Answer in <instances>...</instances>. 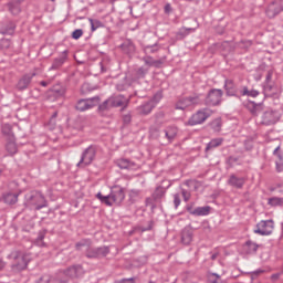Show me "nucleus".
Instances as JSON below:
<instances>
[{"instance_id": "1", "label": "nucleus", "mask_w": 283, "mask_h": 283, "mask_svg": "<svg viewBox=\"0 0 283 283\" xmlns=\"http://www.w3.org/2000/svg\"><path fill=\"white\" fill-rule=\"evenodd\" d=\"M25 207H34L35 211H41L44 207H48V200L43 193L39 191H32L25 196Z\"/></svg>"}, {"instance_id": "2", "label": "nucleus", "mask_w": 283, "mask_h": 283, "mask_svg": "<svg viewBox=\"0 0 283 283\" xmlns=\"http://www.w3.org/2000/svg\"><path fill=\"white\" fill-rule=\"evenodd\" d=\"M10 260H14L12 264L13 271H25L28 269V264L30 262V258L28 254L21 251H13L9 254Z\"/></svg>"}, {"instance_id": "3", "label": "nucleus", "mask_w": 283, "mask_h": 283, "mask_svg": "<svg viewBox=\"0 0 283 283\" xmlns=\"http://www.w3.org/2000/svg\"><path fill=\"white\" fill-rule=\"evenodd\" d=\"M211 114H213L211 109L201 108L192 114L191 117L185 123V125H188L190 127H195V125H202V123H206L207 118H209Z\"/></svg>"}, {"instance_id": "4", "label": "nucleus", "mask_w": 283, "mask_h": 283, "mask_svg": "<svg viewBox=\"0 0 283 283\" xmlns=\"http://www.w3.org/2000/svg\"><path fill=\"white\" fill-rule=\"evenodd\" d=\"M109 247L103 245L97 248H88L85 251V258L88 260H103V258H107L109 255Z\"/></svg>"}, {"instance_id": "5", "label": "nucleus", "mask_w": 283, "mask_h": 283, "mask_svg": "<svg viewBox=\"0 0 283 283\" xmlns=\"http://www.w3.org/2000/svg\"><path fill=\"white\" fill-rule=\"evenodd\" d=\"M224 95V92L220 88H212L208 92L205 104L208 107H218L222 103V96Z\"/></svg>"}, {"instance_id": "6", "label": "nucleus", "mask_w": 283, "mask_h": 283, "mask_svg": "<svg viewBox=\"0 0 283 283\" xmlns=\"http://www.w3.org/2000/svg\"><path fill=\"white\" fill-rule=\"evenodd\" d=\"M196 105H200V95H198V94L180 98L175 104V109H181L182 112H185V109H187L189 107H193Z\"/></svg>"}, {"instance_id": "7", "label": "nucleus", "mask_w": 283, "mask_h": 283, "mask_svg": "<svg viewBox=\"0 0 283 283\" xmlns=\"http://www.w3.org/2000/svg\"><path fill=\"white\" fill-rule=\"evenodd\" d=\"M94 158H96V147L91 145L82 153L77 167H87V165H92Z\"/></svg>"}, {"instance_id": "8", "label": "nucleus", "mask_w": 283, "mask_h": 283, "mask_svg": "<svg viewBox=\"0 0 283 283\" xmlns=\"http://www.w3.org/2000/svg\"><path fill=\"white\" fill-rule=\"evenodd\" d=\"M101 103L99 96H94L91 98H82L77 102L75 109L77 112H87V109H92V107H96Z\"/></svg>"}, {"instance_id": "9", "label": "nucleus", "mask_w": 283, "mask_h": 283, "mask_svg": "<svg viewBox=\"0 0 283 283\" xmlns=\"http://www.w3.org/2000/svg\"><path fill=\"white\" fill-rule=\"evenodd\" d=\"M273 229H275L273 220L260 221L256 224L254 233H258L259 235H271V233H273Z\"/></svg>"}, {"instance_id": "10", "label": "nucleus", "mask_w": 283, "mask_h": 283, "mask_svg": "<svg viewBox=\"0 0 283 283\" xmlns=\"http://www.w3.org/2000/svg\"><path fill=\"white\" fill-rule=\"evenodd\" d=\"M108 103H111L112 107H122V112H125L129 106V97L125 95H113L108 97Z\"/></svg>"}, {"instance_id": "11", "label": "nucleus", "mask_w": 283, "mask_h": 283, "mask_svg": "<svg viewBox=\"0 0 283 283\" xmlns=\"http://www.w3.org/2000/svg\"><path fill=\"white\" fill-rule=\"evenodd\" d=\"M280 120V113L276 111H265L261 116V125H275Z\"/></svg>"}, {"instance_id": "12", "label": "nucleus", "mask_w": 283, "mask_h": 283, "mask_svg": "<svg viewBox=\"0 0 283 283\" xmlns=\"http://www.w3.org/2000/svg\"><path fill=\"white\" fill-rule=\"evenodd\" d=\"M84 274L85 270L81 264L71 265L64 270V275H66V277H71L72 280H75L76 277H83Z\"/></svg>"}, {"instance_id": "13", "label": "nucleus", "mask_w": 283, "mask_h": 283, "mask_svg": "<svg viewBox=\"0 0 283 283\" xmlns=\"http://www.w3.org/2000/svg\"><path fill=\"white\" fill-rule=\"evenodd\" d=\"M112 103L107 98L104 101L102 104L98 105L97 107V114L102 116L103 118H109L112 117Z\"/></svg>"}, {"instance_id": "14", "label": "nucleus", "mask_w": 283, "mask_h": 283, "mask_svg": "<svg viewBox=\"0 0 283 283\" xmlns=\"http://www.w3.org/2000/svg\"><path fill=\"white\" fill-rule=\"evenodd\" d=\"M36 76V73H28L24 74L18 82L17 88L20 92H23V90H28L30 87V84L32 83V77Z\"/></svg>"}, {"instance_id": "15", "label": "nucleus", "mask_w": 283, "mask_h": 283, "mask_svg": "<svg viewBox=\"0 0 283 283\" xmlns=\"http://www.w3.org/2000/svg\"><path fill=\"white\" fill-rule=\"evenodd\" d=\"M111 198L114 205H120L125 200V190L120 187H114L111 190Z\"/></svg>"}, {"instance_id": "16", "label": "nucleus", "mask_w": 283, "mask_h": 283, "mask_svg": "<svg viewBox=\"0 0 283 283\" xmlns=\"http://www.w3.org/2000/svg\"><path fill=\"white\" fill-rule=\"evenodd\" d=\"M282 4L280 2H272L269 4L265 14L269 19H275L280 12H282Z\"/></svg>"}, {"instance_id": "17", "label": "nucleus", "mask_w": 283, "mask_h": 283, "mask_svg": "<svg viewBox=\"0 0 283 283\" xmlns=\"http://www.w3.org/2000/svg\"><path fill=\"white\" fill-rule=\"evenodd\" d=\"M245 182H247V178L238 177L235 176V174L230 175L228 179V185H230V187H234V189H242Z\"/></svg>"}, {"instance_id": "18", "label": "nucleus", "mask_w": 283, "mask_h": 283, "mask_svg": "<svg viewBox=\"0 0 283 283\" xmlns=\"http://www.w3.org/2000/svg\"><path fill=\"white\" fill-rule=\"evenodd\" d=\"M23 1L25 0H11L7 3L8 10L13 17L21 14V4Z\"/></svg>"}, {"instance_id": "19", "label": "nucleus", "mask_w": 283, "mask_h": 283, "mask_svg": "<svg viewBox=\"0 0 283 283\" xmlns=\"http://www.w3.org/2000/svg\"><path fill=\"white\" fill-rule=\"evenodd\" d=\"M115 165H117L119 169H136V163L127 158H119L115 160Z\"/></svg>"}, {"instance_id": "20", "label": "nucleus", "mask_w": 283, "mask_h": 283, "mask_svg": "<svg viewBox=\"0 0 283 283\" xmlns=\"http://www.w3.org/2000/svg\"><path fill=\"white\" fill-rule=\"evenodd\" d=\"M245 107L247 109L250 111V113L252 114V116H258V114L260 112H262L263 109V104L262 103H255L253 101H249L247 104H245Z\"/></svg>"}, {"instance_id": "21", "label": "nucleus", "mask_w": 283, "mask_h": 283, "mask_svg": "<svg viewBox=\"0 0 283 283\" xmlns=\"http://www.w3.org/2000/svg\"><path fill=\"white\" fill-rule=\"evenodd\" d=\"M196 30H198V27H193V28L182 27V28H180L178 30V32L176 33L177 41H182V39H186V36H189V34H191V32H195Z\"/></svg>"}, {"instance_id": "22", "label": "nucleus", "mask_w": 283, "mask_h": 283, "mask_svg": "<svg viewBox=\"0 0 283 283\" xmlns=\"http://www.w3.org/2000/svg\"><path fill=\"white\" fill-rule=\"evenodd\" d=\"M192 240H193V232L191 231V229L185 228L181 231V244H185L186 247H188V244H191Z\"/></svg>"}, {"instance_id": "23", "label": "nucleus", "mask_w": 283, "mask_h": 283, "mask_svg": "<svg viewBox=\"0 0 283 283\" xmlns=\"http://www.w3.org/2000/svg\"><path fill=\"white\" fill-rule=\"evenodd\" d=\"M224 90L227 96H235L238 94V87L235 86V83L233 80H226L224 81Z\"/></svg>"}, {"instance_id": "24", "label": "nucleus", "mask_w": 283, "mask_h": 283, "mask_svg": "<svg viewBox=\"0 0 283 283\" xmlns=\"http://www.w3.org/2000/svg\"><path fill=\"white\" fill-rule=\"evenodd\" d=\"M65 61H67V51H64L60 57H56L53 61L50 70H61V67H63V64L65 63Z\"/></svg>"}, {"instance_id": "25", "label": "nucleus", "mask_w": 283, "mask_h": 283, "mask_svg": "<svg viewBox=\"0 0 283 283\" xmlns=\"http://www.w3.org/2000/svg\"><path fill=\"white\" fill-rule=\"evenodd\" d=\"M6 150L10 156H14L17 151H19V147L17 146V138L13 137L11 139H7Z\"/></svg>"}, {"instance_id": "26", "label": "nucleus", "mask_w": 283, "mask_h": 283, "mask_svg": "<svg viewBox=\"0 0 283 283\" xmlns=\"http://www.w3.org/2000/svg\"><path fill=\"white\" fill-rule=\"evenodd\" d=\"M165 138H167L168 143H171L176 136H178V128L170 126L163 130Z\"/></svg>"}, {"instance_id": "27", "label": "nucleus", "mask_w": 283, "mask_h": 283, "mask_svg": "<svg viewBox=\"0 0 283 283\" xmlns=\"http://www.w3.org/2000/svg\"><path fill=\"white\" fill-rule=\"evenodd\" d=\"M120 48L125 54H134L136 52V45L129 39L125 40Z\"/></svg>"}, {"instance_id": "28", "label": "nucleus", "mask_w": 283, "mask_h": 283, "mask_svg": "<svg viewBox=\"0 0 283 283\" xmlns=\"http://www.w3.org/2000/svg\"><path fill=\"white\" fill-rule=\"evenodd\" d=\"M154 107H156L154 102L148 101L143 105H140L138 107V111H139V114H142L143 116H147V114H151V109H154Z\"/></svg>"}, {"instance_id": "29", "label": "nucleus", "mask_w": 283, "mask_h": 283, "mask_svg": "<svg viewBox=\"0 0 283 283\" xmlns=\"http://www.w3.org/2000/svg\"><path fill=\"white\" fill-rule=\"evenodd\" d=\"M258 249H260V245L251 240H248L243 245V251L248 254L258 253Z\"/></svg>"}, {"instance_id": "30", "label": "nucleus", "mask_w": 283, "mask_h": 283, "mask_svg": "<svg viewBox=\"0 0 283 283\" xmlns=\"http://www.w3.org/2000/svg\"><path fill=\"white\" fill-rule=\"evenodd\" d=\"M210 213H211V208L209 206L197 207L195 208V211H192V216H196V217L209 216Z\"/></svg>"}, {"instance_id": "31", "label": "nucleus", "mask_w": 283, "mask_h": 283, "mask_svg": "<svg viewBox=\"0 0 283 283\" xmlns=\"http://www.w3.org/2000/svg\"><path fill=\"white\" fill-rule=\"evenodd\" d=\"M92 247V240L91 239H82L78 242L75 243L76 251H83V248L90 249Z\"/></svg>"}, {"instance_id": "32", "label": "nucleus", "mask_w": 283, "mask_h": 283, "mask_svg": "<svg viewBox=\"0 0 283 283\" xmlns=\"http://www.w3.org/2000/svg\"><path fill=\"white\" fill-rule=\"evenodd\" d=\"M97 200L103 202V205H106L107 207H112L114 205V201L112 199V195L103 196V193L98 192L96 195Z\"/></svg>"}, {"instance_id": "33", "label": "nucleus", "mask_w": 283, "mask_h": 283, "mask_svg": "<svg viewBox=\"0 0 283 283\" xmlns=\"http://www.w3.org/2000/svg\"><path fill=\"white\" fill-rule=\"evenodd\" d=\"M224 143L223 138H214L207 144L206 151H211V149H216V147H220Z\"/></svg>"}, {"instance_id": "34", "label": "nucleus", "mask_w": 283, "mask_h": 283, "mask_svg": "<svg viewBox=\"0 0 283 283\" xmlns=\"http://www.w3.org/2000/svg\"><path fill=\"white\" fill-rule=\"evenodd\" d=\"M2 134L6 136L7 140L14 138V133L12 132V125L3 124Z\"/></svg>"}, {"instance_id": "35", "label": "nucleus", "mask_w": 283, "mask_h": 283, "mask_svg": "<svg viewBox=\"0 0 283 283\" xmlns=\"http://www.w3.org/2000/svg\"><path fill=\"white\" fill-rule=\"evenodd\" d=\"M151 197L155 202H158V200H163V198H165V188L157 187L153 192Z\"/></svg>"}, {"instance_id": "36", "label": "nucleus", "mask_w": 283, "mask_h": 283, "mask_svg": "<svg viewBox=\"0 0 283 283\" xmlns=\"http://www.w3.org/2000/svg\"><path fill=\"white\" fill-rule=\"evenodd\" d=\"M18 200L19 196L11 192L3 196V202H6V205H17Z\"/></svg>"}, {"instance_id": "37", "label": "nucleus", "mask_w": 283, "mask_h": 283, "mask_svg": "<svg viewBox=\"0 0 283 283\" xmlns=\"http://www.w3.org/2000/svg\"><path fill=\"white\" fill-rule=\"evenodd\" d=\"M241 96H250L251 98H258V96H260V91H249V87L244 86L243 90L241 91Z\"/></svg>"}, {"instance_id": "38", "label": "nucleus", "mask_w": 283, "mask_h": 283, "mask_svg": "<svg viewBox=\"0 0 283 283\" xmlns=\"http://www.w3.org/2000/svg\"><path fill=\"white\" fill-rule=\"evenodd\" d=\"M88 21L91 24L92 32H96V30H98L101 28H105V24L101 20L90 18Z\"/></svg>"}, {"instance_id": "39", "label": "nucleus", "mask_w": 283, "mask_h": 283, "mask_svg": "<svg viewBox=\"0 0 283 283\" xmlns=\"http://www.w3.org/2000/svg\"><path fill=\"white\" fill-rule=\"evenodd\" d=\"M143 50L145 54H156V52H159L160 45L158 43L153 45H145Z\"/></svg>"}, {"instance_id": "40", "label": "nucleus", "mask_w": 283, "mask_h": 283, "mask_svg": "<svg viewBox=\"0 0 283 283\" xmlns=\"http://www.w3.org/2000/svg\"><path fill=\"white\" fill-rule=\"evenodd\" d=\"M14 30H17V24L14 22H9L6 27L2 28L1 34H14Z\"/></svg>"}, {"instance_id": "41", "label": "nucleus", "mask_w": 283, "mask_h": 283, "mask_svg": "<svg viewBox=\"0 0 283 283\" xmlns=\"http://www.w3.org/2000/svg\"><path fill=\"white\" fill-rule=\"evenodd\" d=\"M263 94L265 96H273V94H275V86H273L271 83H264Z\"/></svg>"}, {"instance_id": "42", "label": "nucleus", "mask_w": 283, "mask_h": 283, "mask_svg": "<svg viewBox=\"0 0 283 283\" xmlns=\"http://www.w3.org/2000/svg\"><path fill=\"white\" fill-rule=\"evenodd\" d=\"M43 240H45V231H40L34 244H36V247H45V242Z\"/></svg>"}, {"instance_id": "43", "label": "nucleus", "mask_w": 283, "mask_h": 283, "mask_svg": "<svg viewBox=\"0 0 283 283\" xmlns=\"http://www.w3.org/2000/svg\"><path fill=\"white\" fill-rule=\"evenodd\" d=\"M209 283H224L218 273H211L208 275Z\"/></svg>"}, {"instance_id": "44", "label": "nucleus", "mask_w": 283, "mask_h": 283, "mask_svg": "<svg viewBox=\"0 0 283 283\" xmlns=\"http://www.w3.org/2000/svg\"><path fill=\"white\" fill-rule=\"evenodd\" d=\"M148 72H149L148 66H142L136 70V76H137V78H145V76H147Z\"/></svg>"}, {"instance_id": "45", "label": "nucleus", "mask_w": 283, "mask_h": 283, "mask_svg": "<svg viewBox=\"0 0 283 283\" xmlns=\"http://www.w3.org/2000/svg\"><path fill=\"white\" fill-rule=\"evenodd\" d=\"M149 136H150V138H154V139L160 138V128H158L156 126H151L149 128Z\"/></svg>"}, {"instance_id": "46", "label": "nucleus", "mask_w": 283, "mask_h": 283, "mask_svg": "<svg viewBox=\"0 0 283 283\" xmlns=\"http://www.w3.org/2000/svg\"><path fill=\"white\" fill-rule=\"evenodd\" d=\"M269 205H271V207H280L283 205V199L280 197L270 198Z\"/></svg>"}, {"instance_id": "47", "label": "nucleus", "mask_w": 283, "mask_h": 283, "mask_svg": "<svg viewBox=\"0 0 283 283\" xmlns=\"http://www.w3.org/2000/svg\"><path fill=\"white\" fill-rule=\"evenodd\" d=\"M142 61L145 63L146 67H154V57L149 54H146L144 57H142Z\"/></svg>"}, {"instance_id": "48", "label": "nucleus", "mask_w": 283, "mask_h": 283, "mask_svg": "<svg viewBox=\"0 0 283 283\" xmlns=\"http://www.w3.org/2000/svg\"><path fill=\"white\" fill-rule=\"evenodd\" d=\"M96 90V86H92L90 83H84L81 87L82 94H87L88 92H94Z\"/></svg>"}, {"instance_id": "49", "label": "nucleus", "mask_w": 283, "mask_h": 283, "mask_svg": "<svg viewBox=\"0 0 283 283\" xmlns=\"http://www.w3.org/2000/svg\"><path fill=\"white\" fill-rule=\"evenodd\" d=\"M160 101H163V92H157L153 98L150 99V103H153V105H158V103H160Z\"/></svg>"}, {"instance_id": "50", "label": "nucleus", "mask_w": 283, "mask_h": 283, "mask_svg": "<svg viewBox=\"0 0 283 283\" xmlns=\"http://www.w3.org/2000/svg\"><path fill=\"white\" fill-rule=\"evenodd\" d=\"M211 127H212L213 132H220V129L222 128V120H220V119H214V120L211 123Z\"/></svg>"}, {"instance_id": "51", "label": "nucleus", "mask_w": 283, "mask_h": 283, "mask_svg": "<svg viewBox=\"0 0 283 283\" xmlns=\"http://www.w3.org/2000/svg\"><path fill=\"white\" fill-rule=\"evenodd\" d=\"M151 229H154V221H149L147 227H138L137 231L145 233V231H151Z\"/></svg>"}, {"instance_id": "52", "label": "nucleus", "mask_w": 283, "mask_h": 283, "mask_svg": "<svg viewBox=\"0 0 283 283\" xmlns=\"http://www.w3.org/2000/svg\"><path fill=\"white\" fill-rule=\"evenodd\" d=\"M81 36H83L82 29H76L75 31L72 32V39H75V41H78Z\"/></svg>"}, {"instance_id": "53", "label": "nucleus", "mask_w": 283, "mask_h": 283, "mask_svg": "<svg viewBox=\"0 0 283 283\" xmlns=\"http://www.w3.org/2000/svg\"><path fill=\"white\" fill-rule=\"evenodd\" d=\"M181 195H182V198H184L185 202H189V200H190V198H191V192H189V191L182 189V190H181Z\"/></svg>"}, {"instance_id": "54", "label": "nucleus", "mask_w": 283, "mask_h": 283, "mask_svg": "<svg viewBox=\"0 0 283 283\" xmlns=\"http://www.w3.org/2000/svg\"><path fill=\"white\" fill-rule=\"evenodd\" d=\"M50 283H67V281L61 279V276L57 275V276H51V282Z\"/></svg>"}, {"instance_id": "55", "label": "nucleus", "mask_w": 283, "mask_h": 283, "mask_svg": "<svg viewBox=\"0 0 283 283\" xmlns=\"http://www.w3.org/2000/svg\"><path fill=\"white\" fill-rule=\"evenodd\" d=\"M180 195L175 193L174 195V205H175V209H178V207H180Z\"/></svg>"}, {"instance_id": "56", "label": "nucleus", "mask_w": 283, "mask_h": 283, "mask_svg": "<svg viewBox=\"0 0 283 283\" xmlns=\"http://www.w3.org/2000/svg\"><path fill=\"white\" fill-rule=\"evenodd\" d=\"M123 123L124 125H129V123H132V114H126L123 116Z\"/></svg>"}, {"instance_id": "57", "label": "nucleus", "mask_w": 283, "mask_h": 283, "mask_svg": "<svg viewBox=\"0 0 283 283\" xmlns=\"http://www.w3.org/2000/svg\"><path fill=\"white\" fill-rule=\"evenodd\" d=\"M272 78H273V70H269L266 73L264 83H271Z\"/></svg>"}, {"instance_id": "58", "label": "nucleus", "mask_w": 283, "mask_h": 283, "mask_svg": "<svg viewBox=\"0 0 283 283\" xmlns=\"http://www.w3.org/2000/svg\"><path fill=\"white\" fill-rule=\"evenodd\" d=\"M275 165H276V171L279 174H281V171H283V161H282V159L281 160L279 159V161H276Z\"/></svg>"}, {"instance_id": "59", "label": "nucleus", "mask_w": 283, "mask_h": 283, "mask_svg": "<svg viewBox=\"0 0 283 283\" xmlns=\"http://www.w3.org/2000/svg\"><path fill=\"white\" fill-rule=\"evenodd\" d=\"M186 210L188 211V213H190V216H193V211H196V208H193V203H189L187 205Z\"/></svg>"}, {"instance_id": "60", "label": "nucleus", "mask_w": 283, "mask_h": 283, "mask_svg": "<svg viewBox=\"0 0 283 283\" xmlns=\"http://www.w3.org/2000/svg\"><path fill=\"white\" fill-rule=\"evenodd\" d=\"M0 45L1 48H7V49L10 48V40L8 39L1 40Z\"/></svg>"}, {"instance_id": "61", "label": "nucleus", "mask_w": 283, "mask_h": 283, "mask_svg": "<svg viewBox=\"0 0 283 283\" xmlns=\"http://www.w3.org/2000/svg\"><path fill=\"white\" fill-rule=\"evenodd\" d=\"M146 207H154V197L146 198Z\"/></svg>"}, {"instance_id": "62", "label": "nucleus", "mask_w": 283, "mask_h": 283, "mask_svg": "<svg viewBox=\"0 0 283 283\" xmlns=\"http://www.w3.org/2000/svg\"><path fill=\"white\" fill-rule=\"evenodd\" d=\"M165 63V60H154L153 67H160Z\"/></svg>"}, {"instance_id": "63", "label": "nucleus", "mask_w": 283, "mask_h": 283, "mask_svg": "<svg viewBox=\"0 0 283 283\" xmlns=\"http://www.w3.org/2000/svg\"><path fill=\"white\" fill-rule=\"evenodd\" d=\"M115 283H134V277L115 281Z\"/></svg>"}, {"instance_id": "64", "label": "nucleus", "mask_w": 283, "mask_h": 283, "mask_svg": "<svg viewBox=\"0 0 283 283\" xmlns=\"http://www.w3.org/2000/svg\"><path fill=\"white\" fill-rule=\"evenodd\" d=\"M273 154L274 156H276V158H279V160H282V154H280V146L274 149Z\"/></svg>"}]
</instances>
